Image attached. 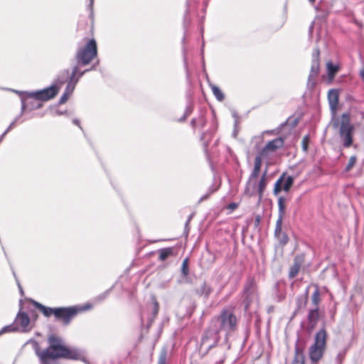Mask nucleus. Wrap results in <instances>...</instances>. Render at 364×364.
<instances>
[{"instance_id": "1", "label": "nucleus", "mask_w": 364, "mask_h": 364, "mask_svg": "<svg viewBox=\"0 0 364 364\" xmlns=\"http://www.w3.org/2000/svg\"><path fill=\"white\" fill-rule=\"evenodd\" d=\"M27 343L32 344L41 364H55V360L60 358L80 360L82 357L80 351L76 348L66 347L63 341L55 336L48 338L49 346L43 350H41L38 343L33 339H30Z\"/></svg>"}, {"instance_id": "2", "label": "nucleus", "mask_w": 364, "mask_h": 364, "mask_svg": "<svg viewBox=\"0 0 364 364\" xmlns=\"http://www.w3.org/2000/svg\"><path fill=\"white\" fill-rule=\"evenodd\" d=\"M210 323L213 330L219 334L223 333L225 339H228L236 331L237 319L232 310L224 309L219 315L211 319Z\"/></svg>"}, {"instance_id": "3", "label": "nucleus", "mask_w": 364, "mask_h": 364, "mask_svg": "<svg viewBox=\"0 0 364 364\" xmlns=\"http://www.w3.org/2000/svg\"><path fill=\"white\" fill-rule=\"evenodd\" d=\"M22 300H20L19 311L14 321V323L6 326L0 331V336L4 333L18 331L28 333L31 331L33 326L27 312L24 311Z\"/></svg>"}, {"instance_id": "4", "label": "nucleus", "mask_w": 364, "mask_h": 364, "mask_svg": "<svg viewBox=\"0 0 364 364\" xmlns=\"http://www.w3.org/2000/svg\"><path fill=\"white\" fill-rule=\"evenodd\" d=\"M97 55V47L95 39H90L85 46L79 47L76 51L75 58L76 65L73 67L88 65Z\"/></svg>"}, {"instance_id": "5", "label": "nucleus", "mask_w": 364, "mask_h": 364, "mask_svg": "<svg viewBox=\"0 0 364 364\" xmlns=\"http://www.w3.org/2000/svg\"><path fill=\"white\" fill-rule=\"evenodd\" d=\"M326 338L327 333L323 328L316 333L314 343L309 348V358L312 362L316 363L323 357L326 348Z\"/></svg>"}, {"instance_id": "6", "label": "nucleus", "mask_w": 364, "mask_h": 364, "mask_svg": "<svg viewBox=\"0 0 364 364\" xmlns=\"http://www.w3.org/2000/svg\"><path fill=\"white\" fill-rule=\"evenodd\" d=\"M353 131L354 127L350 124L349 114L343 113L341 116L339 136L344 147H350L352 145Z\"/></svg>"}, {"instance_id": "7", "label": "nucleus", "mask_w": 364, "mask_h": 364, "mask_svg": "<svg viewBox=\"0 0 364 364\" xmlns=\"http://www.w3.org/2000/svg\"><path fill=\"white\" fill-rule=\"evenodd\" d=\"M257 302L256 283L253 279H249L244 286L242 293V304L245 306V310L247 311L251 305L257 304Z\"/></svg>"}, {"instance_id": "8", "label": "nucleus", "mask_w": 364, "mask_h": 364, "mask_svg": "<svg viewBox=\"0 0 364 364\" xmlns=\"http://www.w3.org/2000/svg\"><path fill=\"white\" fill-rule=\"evenodd\" d=\"M285 198L284 197H279L278 199V212L279 216L278 219L276 222V227L274 230V235L276 238L279 240V243L282 245H286L289 238L287 235L282 231V220L285 214Z\"/></svg>"}, {"instance_id": "9", "label": "nucleus", "mask_w": 364, "mask_h": 364, "mask_svg": "<svg viewBox=\"0 0 364 364\" xmlns=\"http://www.w3.org/2000/svg\"><path fill=\"white\" fill-rule=\"evenodd\" d=\"M212 328V324L210 323L208 328L201 338L199 350L203 353H207L213 347L215 346L220 338V335L218 331Z\"/></svg>"}, {"instance_id": "10", "label": "nucleus", "mask_w": 364, "mask_h": 364, "mask_svg": "<svg viewBox=\"0 0 364 364\" xmlns=\"http://www.w3.org/2000/svg\"><path fill=\"white\" fill-rule=\"evenodd\" d=\"M16 93H18L21 95V114H23L26 111H33L35 109H40L43 104L34 96L33 92H21L18 91H15Z\"/></svg>"}, {"instance_id": "11", "label": "nucleus", "mask_w": 364, "mask_h": 364, "mask_svg": "<svg viewBox=\"0 0 364 364\" xmlns=\"http://www.w3.org/2000/svg\"><path fill=\"white\" fill-rule=\"evenodd\" d=\"M263 159H264L258 154L255 157L254 168L249 177L245 188V193L249 194L250 196L253 195L254 191L256 188V179L259 176Z\"/></svg>"}, {"instance_id": "12", "label": "nucleus", "mask_w": 364, "mask_h": 364, "mask_svg": "<svg viewBox=\"0 0 364 364\" xmlns=\"http://www.w3.org/2000/svg\"><path fill=\"white\" fill-rule=\"evenodd\" d=\"M78 311L79 309L76 306L58 307L55 308L54 316L56 321H60L64 325H68Z\"/></svg>"}, {"instance_id": "13", "label": "nucleus", "mask_w": 364, "mask_h": 364, "mask_svg": "<svg viewBox=\"0 0 364 364\" xmlns=\"http://www.w3.org/2000/svg\"><path fill=\"white\" fill-rule=\"evenodd\" d=\"M319 56L320 50L318 48H316L312 53L311 66L307 82L309 87H312L314 86L316 77L319 73Z\"/></svg>"}, {"instance_id": "14", "label": "nucleus", "mask_w": 364, "mask_h": 364, "mask_svg": "<svg viewBox=\"0 0 364 364\" xmlns=\"http://www.w3.org/2000/svg\"><path fill=\"white\" fill-rule=\"evenodd\" d=\"M284 145V140L281 137L269 141L259 152L258 155L263 159H269L276 151Z\"/></svg>"}, {"instance_id": "15", "label": "nucleus", "mask_w": 364, "mask_h": 364, "mask_svg": "<svg viewBox=\"0 0 364 364\" xmlns=\"http://www.w3.org/2000/svg\"><path fill=\"white\" fill-rule=\"evenodd\" d=\"M151 301L150 304H147L146 310H143L141 312L142 321L146 318L149 321L152 322L159 313V305L156 297L151 296Z\"/></svg>"}, {"instance_id": "16", "label": "nucleus", "mask_w": 364, "mask_h": 364, "mask_svg": "<svg viewBox=\"0 0 364 364\" xmlns=\"http://www.w3.org/2000/svg\"><path fill=\"white\" fill-rule=\"evenodd\" d=\"M58 91L59 87L57 85H52L48 87L33 92L34 96L38 98L41 102H46L53 99L58 94Z\"/></svg>"}, {"instance_id": "17", "label": "nucleus", "mask_w": 364, "mask_h": 364, "mask_svg": "<svg viewBox=\"0 0 364 364\" xmlns=\"http://www.w3.org/2000/svg\"><path fill=\"white\" fill-rule=\"evenodd\" d=\"M77 72V67H73V75L71 77L70 80L68 81L65 92L63 94V95L60 97L59 100V104L62 105L67 102L69 97L72 95L73 92L75 85L78 82V78H75V76Z\"/></svg>"}, {"instance_id": "18", "label": "nucleus", "mask_w": 364, "mask_h": 364, "mask_svg": "<svg viewBox=\"0 0 364 364\" xmlns=\"http://www.w3.org/2000/svg\"><path fill=\"white\" fill-rule=\"evenodd\" d=\"M304 257L303 255H296L294 259V263L289 269V277L294 278L299 273L300 268L304 262Z\"/></svg>"}, {"instance_id": "19", "label": "nucleus", "mask_w": 364, "mask_h": 364, "mask_svg": "<svg viewBox=\"0 0 364 364\" xmlns=\"http://www.w3.org/2000/svg\"><path fill=\"white\" fill-rule=\"evenodd\" d=\"M73 75V71L70 73L68 69L63 70L57 77L53 85H57L60 88V86L65 82H68L70 80Z\"/></svg>"}, {"instance_id": "20", "label": "nucleus", "mask_w": 364, "mask_h": 364, "mask_svg": "<svg viewBox=\"0 0 364 364\" xmlns=\"http://www.w3.org/2000/svg\"><path fill=\"white\" fill-rule=\"evenodd\" d=\"M329 106L333 112H336L338 104V93L336 90H331L328 94Z\"/></svg>"}, {"instance_id": "21", "label": "nucleus", "mask_w": 364, "mask_h": 364, "mask_svg": "<svg viewBox=\"0 0 364 364\" xmlns=\"http://www.w3.org/2000/svg\"><path fill=\"white\" fill-rule=\"evenodd\" d=\"M33 305L38 309H39L45 316L49 317L51 315L55 316V308H50L43 306V304L32 300Z\"/></svg>"}, {"instance_id": "22", "label": "nucleus", "mask_w": 364, "mask_h": 364, "mask_svg": "<svg viewBox=\"0 0 364 364\" xmlns=\"http://www.w3.org/2000/svg\"><path fill=\"white\" fill-rule=\"evenodd\" d=\"M266 174H267V170L264 172L263 175L262 176L259 181L258 183H256V188L254 191L253 195L257 192L259 197L261 198L263 192L266 188L267 186V181H266Z\"/></svg>"}, {"instance_id": "23", "label": "nucleus", "mask_w": 364, "mask_h": 364, "mask_svg": "<svg viewBox=\"0 0 364 364\" xmlns=\"http://www.w3.org/2000/svg\"><path fill=\"white\" fill-rule=\"evenodd\" d=\"M212 292V287L205 282H203L196 290L198 295L204 296L205 299H208Z\"/></svg>"}, {"instance_id": "24", "label": "nucleus", "mask_w": 364, "mask_h": 364, "mask_svg": "<svg viewBox=\"0 0 364 364\" xmlns=\"http://www.w3.org/2000/svg\"><path fill=\"white\" fill-rule=\"evenodd\" d=\"M319 319L318 308L314 307L310 309L308 314V321L311 325H315Z\"/></svg>"}, {"instance_id": "25", "label": "nucleus", "mask_w": 364, "mask_h": 364, "mask_svg": "<svg viewBox=\"0 0 364 364\" xmlns=\"http://www.w3.org/2000/svg\"><path fill=\"white\" fill-rule=\"evenodd\" d=\"M311 304L315 308H318V306L321 303V293L319 288L317 285L315 286V289L311 295Z\"/></svg>"}, {"instance_id": "26", "label": "nucleus", "mask_w": 364, "mask_h": 364, "mask_svg": "<svg viewBox=\"0 0 364 364\" xmlns=\"http://www.w3.org/2000/svg\"><path fill=\"white\" fill-rule=\"evenodd\" d=\"M209 85H210V87L211 88L213 94L214 95L215 98L219 102L223 101L225 99V95L223 94L222 90L220 89V87L213 84H210Z\"/></svg>"}, {"instance_id": "27", "label": "nucleus", "mask_w": 364, "mask_h": 364, "mask_svg": "<svg viewBox=\"0 0 364 364\" xmlns=\"http://www.w3.org/2000/svg\"><path fill=\"white\" fill-rule=\"evenodd\" d=\"M173 250L172 247L163 248L159 250V258L161 261L166 259L170 255L173 254Z\"/></svg>"}, {"instance_id": "28", "label": "nucleus", "mask_w": 364, "mask_h": 364, "mask_svg": "<svg viewBox=\"0 0 364 364\" xmlns=\"http://www.w3.org/2000/svg\"><path fill=\"white\" fill-rule=\"evenodd\" d=\"M294 178L291 176H284L282 181V188L285 192H288L294 183Z\"/></svg>"}, {"instance_id": "29", "label": "nucleus", "mask_w": 364, "mask_h": 364, "mask_svg": "<svg viewBox=\"0 0 364 364\" xmlns=\"http://www.w3.org/2000/svg\"><path fill=\"white\" fill-rule=\"evenodd\" d=\"M308 301V289L306 291L304 296H299L296 299V304L298 309L304 308Z\"/></svg>"}, {"instance_id": "30", "label": "nucleus", "mask_w": 364, "mask_h": 364, "mask_svg": "<svg viewBox=\"0 0 364 364\" xmlns=\"http://www.w3.org/2000/svg\"><path fill=\"white\" fill-rule=\"evenodd\" d=\"M328 74L331 77H333L338 70V67L333 65L331 62H328L326 64Z\"/></svg>"}, {"instance_id": "31", "label": "nucleus", "mask_w": 364, "mask_h": 364, "mask_svg": "<svg viewBox=\"0 0 364 364\" xmlns=\"http://www.w3.org/2000/svg\"><path fill=\"white\" fill-rule=\"evenodd\" d=\"M284 179V175L282 176L275 183L274 188V194H278L280 191H283L282 188V181Z\"/></svg>"}, {"instance_id": "32", "label": "nucleus", "mask_w": 364, "mask_h": 364, "mask_svg": "<svg viewBox=\"0 0 364 364\" xmlns=\"http://www.w3.org/2000/svg\"><path fill=\"white\" fill-rule=\"evenodd\" d=\"M30 319L31 320V324L33 326L35 321L38 318V314L36 312V311L33 309H30L28 307H27L26 311Z\"/></svg>"}, {"instance_id": "33", "label": "nucleus", "mask_w": 364, "mask_h": 364, "mask_svg": "<svg viewBox=\"0 0 364 364\" xmlns=\"http://www.w3.org/2000/svg\"><path fill=\"white\" fill-rule=\"evenodd\" d=\"M167 351L166 350H161L160 353L158 364H166Z\"/></svg>"}, {"instance_id": "34", "label": "nucleus", "mask_w": 364, "mask_h": 364, "mask_svg": "<svg viewBox=\"0 0 364 364\" xmlns=\"http://www.w3.org/2000/svg\"><path fill=\"white\" fill-rule=\"evenodd\" d=\"M356 160H357V158L355 156H350L349 161L346 166V168H345L346 171H349L350 170H351V168L354 166V165L356 162Z\"/></svg>"}, {"instance_id": "35", "label": "nucleus", "mask_w": 364, "mask_h": 364, "mask_svg": "<svg viewBox=\"0 0 364 364\" xmlns=\"http://www.w3.org/2000/svg\"><path fill=\"white\" fill-rule=\"evenodd\" d=\"M181 272L184 276H187L188 274L189 270H188V258H186L183 261Z\"/></svg>"}, {"instance_id": "36", "label": "nucleus", "mask_w": 364, "mask_h": 364, "mask_svg": "<svg viewBox=\"0 0 364 364\" xmlns=\"http://www.w3.org/2000/svg\"><path fill=\"white\" fill-rule=\"evenodd\" d=\"M309 143V136L306 135L303 137L302 141H301L302 149L304 152L308 151Z\"/></svg>"}, {"instance_id": "37", "label": "nucleus", "mask_w": 364, "mask_h": 364, "mask_svg": "<svg viewBox=\"0 0 364 364\" xmlns=\"http://www.w3.org/2000/svg\"><path fill=\"white\" fill-rule=\"evenodd\" d=\"M20 119V116L16 117L14 120L10 124V125L8 127V128L6 129V131L4 133H6V134L15 126L16 123L18 122V121Z\"/></svg>"}, {"instance_id": "38", "label": "nucleus", "mask_w": 364, "mask_h": 364, "mask_svg": "<svg viewBox=\"0 0 364 364\" xmlns=\"http://www.w3.org/2000/svg\"><path fill=\"white\" fill-rule=\"evenodd\" d=\"M194 215V213H191L189 216H188V220H186V224H185V230L187 231V233L189 231V226H188V224L190 223V221L192 220L193 217Z\"/></svg>"}, {"instance_id": "39", "label": "nucleus", "mask_w": 364, "mask_h": 364, "mask_svg": "<svg viewBox=\"0 0 364 364\" xmlns=\"http://www.w3.org/2000/svg\"><path fill=\"white\" fill-rule=\"evenodd\" d=\"M79 68H77V72L75 76V78H78V80H80V78L87 72L90 71V70H85L83 71H79L78 70Z\"/></svg>"}, {"instance_id": "40", "label": "nucleus", "mask_w": 364, "mask_h": 364, "mask_svg": "<svg viewBox=\"0 0 364 364\" xmlns=\"http://www.w3.org/2000/svg\"><path fill=\"white\" fill-rule=\"evenodd\" d=\"M192 112V106L188 105L186 107V109L185 111L184 117H183V119H185Z\"/></svg>"}, {"instance_id": "41", "label": "nucleus", "mask_w": 364, "mask_h": 364, "mask_svg": "<svg viewBox=\"0 0 364 364\" xmlns=\"http://www.w3.org/2000/svg\"><path fill=\"white\" fill-rule=\"evenodd\" d=\"M260 222H261V217H260V215H257L255 216V221H254V223H255V227L256 228H259V224H260Z\"/></svg>"}, {"instance_id": "42", "label": "nucleus", "mask_w": 364, "mask_h": 364, "mask_svg": "<svg viewBox=\"0 0 364 364\" xmlns=\"http://www.w3.org/2000/svg\"><path fill=\"white\" fill-rule=\"evenodd\" d=\"M110 291H111V289H108V290L105 291L103 294H100L98 296V299L100 300L105 299L109 295Z\"/></svg>"}, {"instance_id": "43", "label": "nucleus", "mask_w": 364, "mask_h": 364, "mask_svg": "<svg viewBox=\"0 0 364 364\" xmlns=\"http://www.w3.org/2000/svg\"><path fill=\"white\" fill-rule=\"evenodd\" d=\"M207 134L204 133L202 134L201 137H200V139L202 141H203V145H204V147L205 149L207 148L208 145V141H206L205 140V136H206Z\"/></svg>"}, {"instance_id": "44", "label": "nucleus", "mask_w": 364, "mask_h": 364, "mask_svg": "<svg viewBox=\"0 0 364 364\" xmlns=\"http://www.w3.org/2000/svg\"><path fill=\"white\" fill-rule=\"evenodd\" d=\"M212 193H213V191H210V192H209V193H208L207 194H205V195H204V196H201V198H200V200H199V201H198V202H199V203H200V202H202V201H203V200H205L208 199V198H209L210 195Z\"/></svg>"}, {"instance_id": "45", "label": "nucleus", "mask_w": 364, "mask_h": 364, "mask_svg": "<svg viewBox=\"0 0 364 364\" xmlns=\"http://www.w3.org/2000/svg\"><path fill=\"white\" fill-rule=\"evenodd\" d=\"M295 353L297 358L299 356V355H302V351L299 349L298 346H296L295 348Z\"/></svg>"}, {"instance_id": "46", "label": "nucleus", "mask_w": 364, "mask_h": 364, "mask_svg": "<svg viewBox=\"0 0 364 364\" xmlns=\"http://www.w3.org/2000/svg\"><path fill=\"white\" fill-rule=\"evenodd\" d=\"M183 62H184V66L186 70H188V64H187V59L185 54V49H183Z\"/></svg>"}, {"instance_id": "47", "label": "nucleus", "mask_w": 364, "mask_h": 364, "mask_svg": "<svg viewBox=\"0 0 364 364\" xmlns=\"http://www.w3.org/2000/svg\"><path fill=\"white\" fill-rule=\"evenodd\" d=\"M89 1H90V2H89L87 7L92 11V8H93L94 0H89Z\"/></svg>"}, {"instance_id": "48", "label": "nucleus", "mask_w": 364, "mask_h": 364, "mask_svg": "<svg viewBox=\"0 0 364 364\" xmlns=\"http://www.w3.org/2000/svg\"><path fill=\"white\" fill-rule=\"evenodd\" d=\"M237 207V205L235 203H232L230 204H229V208L230 209H235Z\"/></svg>"}, {"instance_id": "49", "label": "nucleus", "mask_w": 364, "mask_h": 364, "mask_svg": "<svg viewBox=\"0 0 364 364\" xmlns=\"http://www.w3.org/2000/svg\"><path fill=\"white\" fill-rule=\"evenodd\" d=\"M73 122L74 124L79 126L80 128L82 129L81 127L80 126V121L78 119H75L73 120Z\"/></svg>"}, {"instance_id": "50", "label": "nucleus", "mask_w": 364, "mask_h": 364, "mask_svg": "<svg viewBox=\"0 0 364 364\" xmlns=\"http://www.w3.org/2000/svg\"><path fill=\"white\" fill-rule=\"evenodd\" d=\"M16 282H17V284H18V289H19V291L21 294H23V289L20 284V283L18 282V281L16 279Z\"/></svg>"}, {"instance_id": "51", "label": "nucleus", "mask_w": 364, "mask_h": 364, "mask_svg": "<svg viewBox=\"0 0 364 364\" xmlns=\"http://www.w3.org/2000/svg\"><path fill=\"white\" fill-rule=\"evenodd\" d=\"M342 357H343V354H342L341 353H339L338 354V355H337L336 359H337L339 362H341Z\"/></svg>"}, {"instance_id": "52", "label": "nucleus", "mask_w": 364, "mask_h": 364, "mask_svg": "<svg viewBox=\"0 0 364 364\" xmlns=\"http://www.w3.org/2000/svg\"><path fill=\"white\" fill-rule=\"evenodd\" d=\"M6 136V133H3L1 136H0V143L1 142V141L3 140V139Z\"/></svg>"}, {"instance_id": "53", "label": "nucleus", "mask_w": 364, "mask_h": 364, "mask_svg": "<svg viewBox=\"0 0 364 364\" xmlns=\"http://www.w3.org/2000/svg\"><path fill=\"white\" fill-rule=\"evenodd\" d=\"M199 120L201 122L202 124H204L205 120H204L203 117H200ZM202 126H203V124H202Z\"/></svg>"}, {"instance_id": "54", "label": "nucleus", "mask_w": 364, "mask_h": 364, "mask_svg": "<svg viewBox=\"0 0 364 364\" xmlns=\"http://www.w3.org/2000/svg\"><path fill=\"white\" fill-rule=\"evenodd\" d=\"M360 76L362 77V78L364 80V70H361L360 72Z\"/></svg>"}, {"instance_id": "55", "label": "nucleus", "mask_w": 364, "mask_h": 364, "mask_svg": "<svg viewBox=\"0 0 364 364\" xmlns=\"http://www.w3.org/2000/svg\"><path fill=\"white\" fill-rule=\"evenodd\" d=\"M196 122V119H192V120H191V124H192V125H193V126H194V125H195Z\"/></svg>"}, {"instance_id": "56", "label": "nucleus", "mask_w": 364, "mask_h": 364, "mask_svg": "<svg viewBox=\"0 0 364 364\" xmlns=\"http://www.w3.org/2000/svg\"><path fill=\"white\" fill-rule=\"evenodd\" d=\"M95 65H92V66L91 67V68H90V69H89V70H95Z\"/></svg>"}, {"instance_id": "57", "label": "nucleus", "mask_w": 364, "mask_h": 364, "mask_svg": "<svg viewBox=\"0 0 364 364\" xmlns=\"http://www.w3.org/2000/svg\"><path fill=\"white\" fill-rule=\"evenodd\" d=\"M313 27H314V26H313V25H311V26H310V28H309V31H310V32H311V31H312V29H313Z\"/></svg>"}, {"instance_id": "58", "label": "nucleus", "mask_w": 364, "mask_h": 364, "mask_svg": "<svg viewBox=\"0 0 364 364\" xmlns=\"http://www.w3.org/2000/svg\"><path fill=\"white\" fill-rule=\"evenodd\" d=\"M311 3H314L315 0H309Z\"/></svg>"}, {"instance_id": "59", "label": "nucleus", "mask_w": 364, "mask_h": 364, "mask_svg": "<svg viewBox=\"0 0 364 364\" xmlns=\"http://www.w3.org/2000/svg\"><path fill=\"white\" fill-rule=\"evenodd\" d=\"M301 364H304V361H301Z\"/></svg>"}]
</instances>
